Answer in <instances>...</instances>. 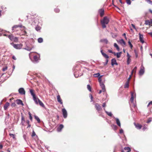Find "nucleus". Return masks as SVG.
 I'll use <instances>...</instances> for the list:
<instances>
[{"label":"nucleus","instance_id":"obj_19","mask_svg":"<svg viewBox=\"0 0 152 152\" xmlns=\"http://www.w3.org/2000/svg\"><path fill=\"white\" fill-rule=\"evenodd\" d=\"M33 100L36 104H38V99H39L38 98H37L36 96L33 97Z\"/></svg>","mask_w":152,"mask_h":152},{"label":"nucleus","instance_id":"obj_7","mask_svg":"<svg viewBox=\"0 0 152 152\" xmlns=\"http://www.w3.org/2000/svg\"><path fill=\"white\" fill-rule=\"evenodd\" d=\"M127 64H129L131 61V56L129 55L128 53H127Z\"/></svg>","mask_w":152,"mask_h":152},{"label":"nucleus","instance_id":"obj_46","mask_svg":"<svg viewBox=\"0 0 152 152\" xmlns=\"http://www.w3.org/2000/svg\"><path fill=\"white\" fill-rule=\"evenodd\" d=\"M151 121V118H149L148 119L147 121V123H150Z\"/></svg>","mask_w":152,"mask_h":152},{"label":"nucleus","instance_id":"obj_8","mask_svg":"<svg viewBox=\"0 0 152 152\" xmlns=\"http://www.w3.org/2000/svg\"><path fill=\"white\" fill-rule=\"evenodd\" d=\"M135 96V94L134 92H131V98L130 99L131 102H133L134 101V97Z\"/></svg>","mask_w":152,"mask_h":152},{"label":"nucleus","instance_id":"obj_31","mask_svg":"<svg viewBox=\"0 0 152 152\" xmlns=\"http://www.w3.org/2000/svg\"><path fill=\"white\" fill-rule=\"evenodd\" d=\"M100 41L101 42H105L106 44H107L108 42V41L106 39H101L100 40Z\"/></svg>","mask_w":152,"mask_h":152},{"label":"nucleus","instance_id":"obj_43","mask_svg":"<svg viewBox=\"0 0 152 152\" xmlns=\"http://www.w3.org/2000/svg\"><path fill=\"white\" fill-rule=\"evenodd\" d=\"M137 69V67L136 66H135L134 69L132 70V74L134 72H135L136 69Z\"/></svg>","mask_w":152,"mask_h":152},{"label":"nucleus","instance_id":"obj_30","mask_svg":"<svg viewBox=\"0 0 152 152\" xmlns=\"http://www.w3.org/2000/svg\"><path fill=\"white\" fill-rule=\"evenodd\" d=\"M124 149L127 151V152H129L131 151V149L129 147H125Z\"/></svg>","mask_w":152,"mask_h":152},{"label":"nucleus","instance_id":"obj_48","mask_svg":"<svg viewBox=\"0 0 152 152\" xmlns=\"http://www.w3.org/2000/svg\"><path fill=\"white\" fill-rule=\"evenodd\" d=\"M35 135H36V134H35V132L34 131H33L32 132V137H33Z\"/></svg>","mask_w":152,"mask_h":152},{"label":"nucleus","instance_id":"obj_45","mask_svg":"<svg viewBox=\"0 0 152 152\" xmlns=\"http://www.w3.org/2000/svg\"><path fill=\"white\" fill-rule=\"evenodd\" d=\"M128 43L129 45H130V46L131 48H132L133 47V45H132V44H131V42L129 41H128Z\"/></svg>","mask_w":152,"mask_h":152},{"label":"nucleus","instance_id":"obj_33","mask_svg":"<svg viewBox=\"0 0 152 152\" xmlns=\"http://www.w3.org/2000/svg\"><path fill=\"white\" fill-rule=\"evenodd\" d=\"M38 41L39 43H42L43 42V39L42 38H39L38 39Z\"/></svg>","mask_w":152,"mask_h":152},{"label":"nucleus","instance_id":"obj_25","mask_svg":"<svg viewBox=\"0 0 152 152\" xmlns=\"http://www.w3.org/2000/svg\"><path fill=\"white\" fill-rule=\"evenodd\" d=\"M129 81L128 80L126 82L125 85H124V88H128L129 86Z\"/></svg>","mask_w":152,"mask_h":152},{"label":"nucleus","instance_id":"obj_55","mask_svg":"<svg viewBox=\"0 0 152 152\" xmlns=\"http://www.w3.org/2000/svg\"><path fill=\"white\" fill-rule=\"evenodd\" d=\"M131 25L132 26V27L134 29H135V30H137V29H136V28L135 26L133 24H131Z\"/></svg>","mask_w":152,"mask_h":152},{"label":"nucleus","instance_id":"obj_44","mask_svg":"<svg viewBox=\"0 0 152 152\" xmlns=\"http://www.w3.org/2000/svg\"><path fill=\"white\" fill-rule=\"evenodd\" d=\"M149 4L152 5V1L151 0H145Z\"/></svg>","mask_w":152,"mask_h":152},{"label":"nucleus","instance_id":"obj_58","mask_svg":"<svg viewBox=\"0 0 152 152\" xmlns=\"http://www.w3.org/2000/svg\"><path fill=\"white\" fill-rule=\"evenodd\" d=\"M102 106L103 107H105L106 106V104L105 103H104L103 104Z\"/></svg>","mask_w":152,"mask_h":152},{"label":"nucleus","instance_id":"obj_62","mask_svg":"<svg viewBox=\"0 0 152 152\" xmlns=\"http://www.w3.org/2000/svg\"><path fill=\"white\" fill-rule=\"evenodd\" d=\"M3 148V145H2L0 144V149H2Z\"/></svg>","mask_w":152,"mask_h":152},{"label":"nucleus","instance_id":"obj_64","mask_svg":"<svg viewBox=\"0 0 152 152\" xmlns=\"http://www.w3.org/2000/svg\"><path fill=\"white\" fill-rule=\"evenodd\" d=\"M12 58L13 59L15 60H16V59L15 57L14 56H12Z\"/></svg>","mask_w":152,"mask_h":152},{"label":"nucleus","instance_id":"obj_56","mask_svg":"<svg viewBox=\"0 0 152 152\" xmlns=\"http://www.w3.org/2000/svg\"><path fill=\"white\" fill-rule=\"evenodd\" d=\"M108 61V59H106V61H105V65H106Z\"/></svg>","mask_w":152,"mask_h":152},{"label":"nucleus","instance_id":"obj_28","mask_svg":"<svg viewBox=\"0 0 152 152\" xmlns=\"http://www.w3.org/2000/svg\"><path fill=\"white\" fill-rule=\"evenodd\" d=\"M23 28H22L21 30L22 31V33H23L22 34V35H27L26 34H27V32H26V31L25 30V29H23Z\"/></svg>","mask_w":152,"mask_h":152},{"label":"nucleus","instance_id":"obj_37","mask_svg":"<svg viewBox=\"0 0 152 152\" xmlns=\"http://www.w3.org/2000/svg\"><path fill=\"white\" fill-rule=\"evenodd\" d=\"M102 76V75L100 77H99L98 79V81L99 83L100 84V83H103L102 82V80L101 79V77Z\"/></svg>","mask_w":152,"mask_h":152},{"label":"nucleus","instance_id":"obj_49","mask_svg":"<svg viewBox=\"0 0 152 152\" xmlns=\"http://www.w3.org/2000/svg\"><path fill=\"white\" fill-rule=\"evenodd\" d=\"M29 118L32 121V117L31 116V114L30 113H29Z\"/></svg>","mask_w":152,"mask_h":152},{"label":"nucleus","instance_id":"obj_61","mask_svg":"<svg viewBox=\"0 0 152 152\" xmlns=\"http://www.w3.org/2000/svg\"><path fill=\"white\" fill-rule=\"evenodd\" d=\"M132 74H131V75H130L129 76V78H128V80H129H129L130 79L131 77V76H132Z\"/></svg>","mask_w":152,"mask_h":152},{"label":"nucleus","instance_id":"obj_32","mask_svg":"<svg viewBox=\"0 0 152 152\" xmlns=\"http://www.w3.org/2000/svg\"><path fill=\"white\" fill-rule=\"evenodd\" d=\"M25 122V120L23 116L21 117V123L22 124H23Z\"/></svg>","mask_w":152,"mask_h":152},{"label":"nucleus","instance_id":"obj_2","mask_svg":"<svg viewBox=\"0 0 152 152\" xmlns=\"http://www.w3.org/2000/svg\"><path fill=\"white\" fill-rule=\"evenodd\" d=\"M11 44L13 47L14 48L17 49H20L22 48L23 46V45L21 44H16L13 43H11Z\"/></svg>","mask_w":152,"mask_h":152},{"label":"nucleus","instance_id":"obj_14","mask_svg":"<svg viewBox=\"0 0 152 152\" xmlns=\"http://www.w3.org/2000/svg\"><path fill=\"white\" fill-rule=\"evenodd\" d=\"M99 12L100 13V15L101 17H102L104 15V10L103 9H99Z\"/></svg>","mask_w":152,"mask_h":152},{"label":"nucleus","instance_id":"obj_38","mask_svg":"<svg viewBox=\"0 0 152 152\" xmlns=\"http://www.w3.org/2000/svg\"><path fill=\"white\" fill-rule=\"evenodd\" d=\"M100 74L99 73H97L94 75V76L95 77H98L100 76Z\"/></svg>","mask_w":152,"mask_h":152},{"label":"nucleus","instance_id":"obj_1","mask_svg":"<svg viewBox=\"0 0 152 152\" xmlns=\"http://www.w3.org/2000/svg\"><path fill=\"white\" fill-rule=\"evenodd\" d=\"M109 21V18L106 16L104 17L103 20L101 21V23L103 28H105L106 27V24H108Z\"/></svg>","mask_w":152,"mask_h":152},{"label":"nucleus","instance_id":"obj_20","mask_svg":"<svg viewBox=\"0 0 152 152\" xmlns=\"http://www.w3.org/2000/svg\"><path fill=\"white\" fill-rule=\"evenodd\" d=\"M64 127V126L62 124H61L57 128V130L58 132H60L61 130V129Z\"/></svg>","mask_w":152,"mask_h":152},{"label":"nucleus","instance_id":"obj_35","mask_svg":"<svg viewBox=\"0 0 152 152\" xmlns=\"http://www.w3.org/2000/svg\"><path fill=\"white\" fill-rule=\"evenodd\" d=\"M24 49L29 51H30L31 50V48L28 47H26V48H24Z\"/></svg>","mask_w":152,"mask_h":152},{"label":"nucleus","instance_id":"obj_23","mask_svg":"<svg viewBox=\"0 0 152 152\" xmlns=\"http://www.w3.org/2000/svg\"><path fill=\"white\" fill-rule=\"evenodd\" d=\"M38 103H39L40 106H41V107H45V106L43 103L39 99H38Z\"/></svg>","mask_w":152,"mask_h":152},{"label":"nucleus","instance_id":"obj_42","mask_svg":"<svg viewBox=\"0 0 152 152\" xmlns=\"http://www.w3.org/2000/svg\"><path fill=\"white\" fill-rule=\"evenodd\" d=\"M40 27L39 26H37L36 27L35 29L37 31H39L40 29Z\"/></svg>","mask_w":152,"mask_h":152},{"label":"nucleus","instance_id":"obj_27","mask_svg":"<svg viewBox=\"0 0 152 152\" xmlns=\"http://www.w3.org/2000/svg\"><path fill=\"white\" fill-rule=\"evenodd\" d=\"M122 53L121 52H120L119 53H116V55L117 58H119L121 56V54Z\"/></svg>","mask_w":152,"mask_h":152},{"label":"nucleus","instance_id":"obj_59","mask_svg":"<svg viewBox=\"0 0 152 152\" xmlns=\"http://www.w3.org/2000/svg\"><path fill=\"white\" fill-rule=\"evenodd\" d=\"M151 104H152V101H151L150 102H149L148 105V106L149 105Z\"/></svg>","mask_w":152,"mask_h":152},{"label":"nucleus","instance_id":"obj_11","mask_svg":"<svg viewBox=\"0 0 152 152\" xmlns=\"http://www.w3.org/2000/svg\"><path fill=\"white\" fill-rule=\"evenodd\" d=\"M111 65L113 66L114 65H117L118 63L116 62V60L115 58H113L111 60Z\"/></svg>","mask_w":152,"mask_h":152},{"label":"nucleus","instance_id":"obj_53","mask_svg":"<svg viewBox=\"0 0 152 152\" xmlns=\"http://www.w3.org/2000/svg\"><path fill=\"white\" fill-rule=\"evenodd\" d=\"M134 52L135 53V56L136 58H137L138 57V54L135 50H134Z\"/></svg>","mask_w":152,"mask_h":152},{"label":"nucleus","instance_id":"obj_50","mask_svg":"<svg viewBox=\"0 0 152 152\" xmlns=\"http://www.w3.org/2000/svg\"><path fill=\"white\" fill-rule=\"evenodd\" d=\"M7 66H6V67H4V68H2V70L3 71H4L5 70H7Z\"/></svg>","mask_w":152,"mask_h":152},{"label":"nucleus","instance_id":"obj_26","mask_svg":"<svg viewBox=\"0 0 152 152\" xmlns=\"http://www.w3.org/2000/svg\"><path fill=\"white\" fill-rule=\"evenodd\" d=\"M114 46L116 48L118 51H119V48L116 43H114Z\"/></svg>","mask_w":152,"mask_h":152},{"label":"nucleus","instance_id":"obj_24","mask_svg":"<svg viewBox=\"0 0 152 152\" xmlns=\"http://www.w3.org/2000/svg\"><path fill=\"white\" fill-rule=\"evenodd\" d=\"M116 123L118 125V126L120 127L121 126V124L120 121L119 120V119L118 118H116Z\"/></svg>","mask_w":152,"mask_h":152},{"label":"nucleus","instance_id":"obj_47","mask_svg":"<svg viewBox=\"0 0 152 152\" xmlns=\"http://www.w3.org/2000/svg\"><path fill=\"white\" fill-rule=\"evenodd\" d=\"M56 12H58L59 11V9L58 8L54 10Z\"/></svg>","mask_w":152,"mask_h":152},{"label":"nucleus","instance_id":"obj_21","mask_svg":"<svg viewBox=\"0 0 152 152\" xmlns=\"http://www.w3.org/2000/svg\"><path fill=\"white\" fill-rule=\"evenodd\" d=\"M134 124L135 126L138 129H140L141 128L142 126L140 124H136L135 123H134Z\"/></svg>","mask_w":152,"mask_h":152},{"label":"nucleus","instance_id":"obj_57","mask_svg":"<svg viewBox=\"0 0 152 152\" xmlns=\"http://www.w3.org/2000/svg\"><path fill=\"white\" fill-rule=\"evenodd\" d=\"M108 51L109 53H113V52L111 50H108Z\"/></svg>","mask_w":152,"mask_h":152},{"label":"nucleus","instance_id":"obj_4","mask_svg":"<svg viewBox=\"0 0 152 152\" xmlns=\"http://www.w3.org/2000/svg\"><path fill=\"white\" fill-rule=\"evenodd\" d=\"M62 111L63 113V115L64 117V118H66L67 117V112L65 108L62 109Z\"/></svg>","mask_w":152,"mask_h":152},{"label":"nucleus","instance_id":"obj_3","mask_svg":"<svg viewBox=\"0 0 152 152\" xmlns=\"http://www.w3.org/2000/svg\"><path fill=\"white\" fill-rule=\"evenodd\" d=\"M18 27H20L21 28V29L22 28H23V30L24 29L26 28L24 26H22L21 25H14L12 27V30L13 31H15V29Z\"/></svg>","mask_w":152,"mask_h":152},{"label":"nucleus","instance_id":"obj_17","mask_svg":"<svg viewBox=\"0 0 152 152\" xmlns=\"http://www.w3.org/2000/svg\"><path fill=\"white\" fill-rule=\"evenodd\" d=\"M10 105V103L8 102H6L4 106V109L5 110H7L8 107Z\"/></svg>","mask_w":152,"mask_h":152},{"label":"nucleus","instance_id":"obj_10","mask_svg":"<svg viewBox=\"0 0 152 152\" xmlns=\"http://www.w3.org/2000/svg\"><path fill=\"white\" fill-rule=\"evenodd\" d=\"M139 35L140 40L141 43H143L144 42V41L143 40V35L140 33L139 34Z\"/></svg>","mask_w":152,"mask_h":152},{"label":"nucleus","instance_id":"obj_22","mask_svg":"<svg viewBox=\"0 0 152 152\" xmlns=\"http://www.w3.org/2000/svg\"><path fill=\"white\" fill-rule=\"evenodd\" d=\"M144 72V69L141 68L139 71V73L140 75H142Z\"/></svg>","mask_w":152,"mask_h":152},{"label":"nucleus","instance_id":"obj_39","mask_svg":"<svg viewBox=\"0 0 152 152\" xmlns=\"http://www.w3.org/2000/svg\"><path fill=\"white\" fill-rule=\"evenodd\" d=\"M87 88L88 90L90 91H91V87L89 85H87Z\"/></svg>","mask_w":152,"mask_h":152},{"label":"nucleus","instance_id":"obj_18","mask_svg":"<svg viewBox=\"0 0 152 152\" xmlns=\"http://www.w3.org/2000/svg\"><path fill=\"white\" fill-rule=\"evenodd\" d=\"M16 102L17 104H21L22 105H23L22 101L20 99H17L16 100Z\"/></svg>","mask_w":152,"mask_h":152},{"label":"nucleus","instance_id":"obj_16","mask_svg":"<svg viewBox=\"0 0 152 152\" xmlns=\"http://www.w3.org/2000/svg\"><path fill=\"white\" fill-rule=\"evenodd\" d=\"M30 92L31 95L33 96V97H34L36 96V95L34 92V90L32 89H30Z\"/></svg>","mask_w":152,"mask_h":152},{"label":"nucleus","instance_id":"obj_34","mask_svg":"<svg viewBox=\"0 0 152 152\" xmlns=\"http://www.w3.org/2000/svg\"><path fill=\"white\" fill-rule=\"evenodd\" d=\"M35 119L37 121L38 123H39L40 122V120L39 117L37 116H35Z\"/></svg>","mask_w":152,"mask_h":152},{"label":"nucleus","instance_id":"obj_9","mask_svg":"<svg viewBox=\"0 0 152 152\" xmlns=\"http://www.w3.org/2000/svg\"><path fill=\"white\" fill-rule=\"evenodd\" d=\"M101 52L102 55L106 59H108L109 58V57L108 56V55H107L106 54V53H104L103 52V50H101Z\"/></svg>","mask_w":152,"mask_h":152},{"label":"nucleus","instance_id":"obj_5","mask_svg":"<svg viewBox=\"0 0 152 152\" xmlns=\"http://www.w3.org/2000/svg\"><path fill=\"white\" fill-rule=\"evenodd\" d=\"M95 107L98 111H100L102 110V108L100 105L98 104H95Z\"/></svg>","mask_w":152,"mask_h":152},{"label":"nucleus","instance_id":"obj_63","mask_svg":"<svg viewBox=\"0 0 152 152\" xmlns=\"http://www.w3.org/2000/svg\"><path fill=\"white\" fill-rule=\"evenodd\" d=\"M148 34H150L151 37H152V32H151L148 33Z\"/></svg>","mask_w":152,"mask_h":152},{"label":"nucleus","instance_id":"obj_6","mask_svg":"<svg viewBox=\"0 0 152 152\" xmlns=\"http://www.w3.org/2000/svg\"><path fill=\"white\" fill-rule=\"evenodd\" d=\"M19 93L21 94L24 95L25 94V91L23 88H20L18 90Z\"/></svg>","mask_w":152,"mask_h":152},{"label":"nucleus","instance_id":"obj_54","mask_svg":"<svg viewBox=\"0 0 152 152\" xmlns=\"http://www.w3.org/2000/svg\"><path fill=\"white\" fill-rule=\"evenodd\" d=\"M123 132H124V131L122 129H121L120 130V133L122 134V133H123Z\"/></svg>","mask_w":152,"mask_h":152},{"label":"nucleus","instance_id":"obj_12","mask_svg":"<svg viewBox=\"0 0 152 152\" xmlns=\"http://www.w3.org/2000/svg\"><path fill=\"white\" fill-rule=\"evenodd\" d=\"M100 86L102 88V90L103 92H105L106 91L105 89V86L104 85L103 83H100Z\"/></svg>","mask_w":152,"mask_h":152},{"label":"nucleus","instance_id":"obj_60","mask_svg":"<svg viewBox=\"0 0 152 152\" xmlns=\"http://www.w3.org/2000/svg\"><path fill=\"white\" fill-rule=\"evenodd\" d=\"M18 40V38L16 37H15L14 38V41H17Z\"/></svg>","mask_w":152,"mask_h":152},{"label":"nucleus","instance_id":"obj_13","mask_svg":"<svg viewBox=\"0 0 152 152\" xmlns=\"http://www.w3.org/2000/svg\"><path fill=\"white\" fill-rule=\"evenodd\" d=\"M118 42L121 44L122 46L125 45L126 43L123 39H122L119 40L118 41Z\"/></svg>","mask_w":152,"mask_h":152},{"label":"nucleus","instance_id":"obj_41","mask_svg":"<svg viewBox=\"0 0 152 152\" xmlns=\"http://www.w3.org/2000/svg\"><path fill=\"white\" fill-rule=\"evenodd\" d=\"M126 2L128 5H130L131 4V1L130 0H126Z\"/></svg>","mask_w":152,"mask_h":152},{"label":"nucleus","instance_id":"obj_15","mask_svg":"<svg viewBox=\"0 0 152 152\" xmlns=\"http://www.w3.org/2000/svg\"><path fill=\"white\" fill-rule=\"evenodd\" d=\"M57 101L58 102H59L61 104H63V102H62V99H61L60 96L59 95H58L57 96Z\"/></svg>","mask_w":152,"mask_h":152},{"label":"nucleus","instance_id":"obj_52","mask_svg":"<svg viewBox=\"0 0 152 152\" xmlns=\"http://www.w3.org/2000/svg\"><path fill=\"white\" fill-rule=\"evenodd\" d=\"M8 37L11 40H12L13 36H12V35H9Z\"/></svg>","mask_w":152,"mask_h":152},{"label":"nucleus","instance_id":"obj_36","mask_svg":"<svg viewBox=\"0 0 152 152\" xmlns=\"http://www.w3.org/2000/svg\"><path fill=\"white\" fill-rule=\"evenodd\" d=\"M38 58L37 56H34V59L35 61H37L38 60Z\"/></svg>","mask_w":152,"mask_h":152},{"label":"nucleus","instance_id":"obj_29","mask_svg":"<svg viewBox=\"0 0 152 152\" xmlns=\"http://www.w3.org/2000/svg\"><path fill=\"white\" fill-rule=\"evenodd\" d=\"M104 110L105 111V112L109 116H112V114L111 112H108L105 110V109H104Z\"/></svg>","mask_w":152,"mask_h":152},{"label":"nucleus","instance_id":"obj_51","mask_svg":"<svg viewBox=\"0 0 152 152\" xmlns=\"http://www.w3.org/2000/svg\"><path fill=\"white\" fill-rule=\"evenodd\" d=\"M10 136L12 137L14 139L15 138V135L14 134H10Z\"/></svg>","mask_w":152,"mask_h":152},{"label":"nucleus","instance_id":"obj_40","mask_svg":"<svg viewBox=\"0 0 152 152\" xmlns=\"http://www.w3.org/2000/svg\"><path fill=\"white\" fill-rule=\"evenodd\" d=\"M151 22H150V21L148 20H146L145 21V24L146 25H150V23Z\"/></svg>","mask_w":152,"mask_h":152}]
</instances>
